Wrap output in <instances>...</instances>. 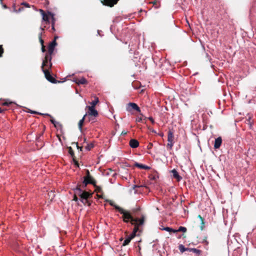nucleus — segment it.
I'll list each match as a JSON object with an SVG mask.
<instances>
[{"label":"nucleus","mask_w":256,"mask_h":256,"mask_svg":"<svg viewBox=\"0 0 256 256\" xmlns=\"http://www.w3.org/2000/svg\"><path fill=\"white\" fill-rule=\"evenodd\" d=\"M49 45L48 48V54H46L44 58V60H43L42 62V66H48V62H49L50 64L48 65V68H51L52 66V64L51 62L52 60V56L51 55L54 52V46L56 45V38Z\"/></svg>","instance_id":"nucleus-1"},{"label":"nucleus","mask_w":256,"mask_h":256,"mask_svg":"<svg viewBox=\"0 0 256 256\" xmlns=\"http://www.w3.org/2000/svg\"><path fill=\"white\" fill-rule=\"evenodd\" d=\"M110 204L114 206L116 210H118L121 214H122V219L125 222H128L130 218H132V216L130 212L124 210L122 208L116 205L113 202L110 200H107Z\"/></svg>","instance_id":"nucleus-2"},{"label":"nucleus","mask_w":256,"mask_h":256,"mask_svg":"<svg viewBox=\"0 0 256 256\" xmlns=\"http://www.w3.org/2000/svg\"><path fill=\"white\" fill-rule=\"evenodd\" d=\"M130 221L132 224L134 226V227L132 232L136 233L138 230V226H140L144 224V218L142 216L141 218H134L132 216V218H130V220L128 222H130Z\"/></svg>","instance_id":"nucleus-3"},{"label":"nucleus","mask_w":256,"mask_h":256,"mask_svg":"<svg viewBox=\"0 0 256 256\" xmlns=\"http://www.w3.org/2000/svg\"><path fill=\"white\" fill-rule=\"evenodd\" d=\"M74 193L78 195L81 199H88V198L91 197L92 196V194L83 191L80 188V186H77L75 188H74Z\"/></svg>","instance_id":"nucleus-4"},{"label":"nucleus","mask_w":256,"mask_h":256,"mask_svg":"<svg viewBox=\"0 0 256 256\" xmlns=\"http://www.w3.org/2000/svg\"><path fill=\"white\" fill-rule=\"evenodd\" d=\"M44 66H42V65L41 68H42V70L44 74L46 79L48 81L52 83H53V84L56 83V80L52 76L50 72H49V71L48 70L44 69Z\"/></svg>","instance_id":"nucleus-5"},{"label":"nucleus","mask_w":256,"mask_h":256,"mask_svg":"<svg viewBox=\"0 0 256 256\" xmlns=\"http://www.w3.org/2000/svg\"><path fill=\"white\" fill-rule=\"evenodd\" d=\"M126 110L128 112H130L132 110H134L138 112H140V109L138 106L134 102H129L126 106Z\"/></svg>","instance_id":"nucleus-6"},{"label":"nucleus","mask_w":256,"mask_h":256,"mask_svg":"<svg viewBox=\"0 0 256 256\" xmlns=\"http://www.w3.org/2000/svg\"><path fill=\"white\" fill-rule=\"evenodd\" d=\"M118 0H102V2L104 5L112 7L116 4Z\"/></svg>","instance_id":"nucleus-7"},{"label":"nucleus","mask_w":256,"mask_h":256,"mask_svg":"<svg viewBox=\"0 0 256 256\" xmlns=\"http://www.w3.org/2000/svg\"><path fill=\"white\" fill-rule=\"evenodd\" d=\"M171 173L172 174V177L176 178L177 181L180 182L182 180V177L179 175L178 172L176 169H173L171 171Z\"/></svg>","instance_id":"nucleus-8"},{"label":"nucleus","mask_w":256,"mask_h":256,"mask_svg":"<svg viewBox=\"0 0 256 256\" xmlns=\"http://www.w3.org/2000/svg\"><path fill=\"white\" fill-rule=\"evenodd\" d=\"M222 143V138L220 136H219L215 139L214 144V148L215 149L218 148Z\"/></svg>","instance_id":"nucleus-9"},{"label":"nucleus","mask_w":256,"mask_h":256,"mask_svg":"<svg viewBox=\"0 0 256 256\" xmlns=\"http://www.w3.org/2000/svg\"><path fill=\"white\" fill-rule=\"evenodd\" d=\"M88 114L89 116H96L98 115V111L94 108L88 107Z\"/></svg>","instance_id":"nucleus-10"},{"label":"nucleus","mask_w":256,"mask_h":256,"mask_svg":"<svg viewBox=\"0 0 256 256\" xmlns=\"http://www.w3.org/2000/svg\"><path fill=\"white\" fill-rule=\"evenodd\" d=\"M40 14L42 15V20L46 22V23H49L50 22L49 16L45 13V12L44 10H42V9L40 10Z\"/></svg>","instance_id":"nucleus-11"},{"label":"nucleus","mask_w":256,"mask_h":256,"mask_svg":"<svg viewBox=\"0 0 256 256\" xmlns=\"http://www.w3.org/2000/svg\"><path fill=\"white\" fill-rule=\"evenodd\" d=\"M130 146L132 148H136L139 146V142L136 140L132 139L130 141Z\"/></svg>","instance_id":"nucleus-12"},{"label":"nucleus","mask_w":256,"mask_h":256,"mask_svg":"<svg viewBox=\"0 0 256 256\" xmlns=\"http://www.w3.org/2000/svg\"><path fill=\"white\" fill-rule=\"evenodd\" d=\"M134 166L140 169L143 170H149L150 168V166L138 162H136Z\"/></svg>","instance_id":"nucleus-13"},{"label":"nucleus","mask_w":256,"mask_h":256,"mask_svg":"<svg viewBox=\"0 0 256 256\" xmlns=\"http://www.w3.org/2000/svg\"><path fill=\"white\" fill-rule=\"evenodd\" d=\"M74 82L78 84H84L87 82L86 79L84 78H82L80 80H76Z\"/></svg>","instance_id":"nucleus-14"},{"label":"nucleus","mask_w":256,"mask_h":256,"mask_svg":"<svg viewBox=\"0 0 256 256\" xmlns=\"http://www.w3.org/2000/svg\"><path fill=\"white\" fill-rule=\"evenodd\" d=\"M87 114H85L83 118L79 121L78 126V128L80 130V132L82 131V126L84 124V122L86 116Z\"/></svg>","instance_id":"nucleus-15"},{"label":"nucleus","mask_w":256,"mask_h":256,"mask_svg":"<svg viewBox=\"0 0 256 256\" xmlns=\"http://www.w3.org/2000/svg\"><path fill=\"white\" fill-rule=\"evenodd\" d=\"M174 139V134L173 132L170 130L168 132V142H173Z\"/></svg>","instance_id":"nucleus-16"},{"label":"nucleus","mask_w":256,"mask_h":256,"mask_svg":"<svg viewBox=\"0 0 256 256\" xmlns=\"http://www.w3.org/2000/svg\"><path fill=\"white\" fill-rule=\"evenodd\" d=\"M160 229L162 230H166V231H167L169 232H174V233H176V231H175V229H173L171 228H170V227H162V228H160Z\"/></svg>","instance_id":"nucleus-17"},{"label":"nucleus","mask_w":256,"mask_h":256,"mask_svg":"<svg viewBox=\"0 0 256 256\" xmlns=\"http://www.w3.org/2000/svg\"><path fill=\"white\" fill-rule=\"evenodd\" d=\"M86 176L88 178V180L92 182H93V184H92L95 185V180L90 176V174L88 170H86Z\"/></svg>","instance_id":"nucleus-18"},{"label":"nucleus","mask_w":256,"mask_h":256,"mask_svg":"<svg viewBox=\"0 0 256 256\" xmlns=\"http://www.w3.org/2000/svg\"><path fill=\"white\" fill-rule=\"evenodd\" d=\"M84 187H86L87 184H93V182L91 181L88 180V178L87 176L84 178V180L82 182Z\"/></svg>","instance_id":"nucleus-19"},{"label":"nucleus","mask_w":256,"mask_h":256,"mask_svg":"<svg viewBox=\"0 0 256 256\" xmlns=\"http://www.w3.org/2000/svg\"><path fill=\"white\" fill-rule=\"evenodd\" d=\"M188 252H192L197 255L200 254L201 252V251L200 250L195 248H190Z\"/></svg>","instance_id":"nucleus-20"},{"label":"nucleus","mask_w":256,"mask_h":256,"mask_svg":"<svg viewBox=\"0 0 256 256\" xmlns=\"http://www.w3.org/2000/svg\"><path fill=\"white\" fill-rule=\"evenodd\" d=\"M189 248H186L184 247V246H183L182 244H180L179 246H178V249L179 250L182 252H184L186 251H188L189 250Z\"/></svg>","instance_id":"nucleus-21"},{"label":"nucleus","mask_w":256,"mask_h":256,"mask_svg":"<svg viewBox=\"0 0 256 256\" xmlns=\"http://www.w3.org/2000/svg\"><path fill=\"white\" fill-rule=\"evenodd\" d=\"M99 100L98 97H96L94 100H92L90 104L92 106L90 107L94 108L95 106L98 102Z\"/></svg>","instance_id":"nucleus-22"},{"label":"nucleus","mask_w":256,"mask_h":256,"mask_svg":"<svg viewBox=\"0 0 256 256\" xmlns=\"http://www.w3.org/2000/svg\"><path fill=\"white\" fill-rule=\"evenodd\" d=\"M176 233L179 232H186V228L184 226H180L178 230H175Z\"/></svg>","instance_id":"nucleus-23"},{"label":"nucleus","mask_w":256,"mask_h":256,"mask_svg":"<svg viewBox=\"0 0 256 256\" xmlns=\"http://www.w3.org/2000/svg\"><path fill=\"white\" fill-rule=\"evenodd\" d=\"M80 202H82L84 205L90 206V202L88 199H80Z\"/></svg>","instance_id":"nucleus-24"},{"label":"nucleus","mask_w":256,"mask_h":256,"mask_svg":"<svg viewBox=\"0 0 256 256\" xmlns=\"http://www.w3.org/2000/svg\"><path fill=\"white\" fill-rule=\"evenodd\" d=\"M131 240H132L130 239V238L128 236L124 240L122 244V246H125L128 245L130 242Z\"/></svg>","instance_id":"nucleus-25"},{"label":"nucleus","mask_w":256,"mask_h":256,"mask_svg":"<svg viewBox=\"0 0 256 256\" xmlns=\"http://www.w3.org/2000/svg\"><path fill=\"white\" fill-rule=\"evenodd\" d=\"M48 14L52 16V18L53 20H52V30H55V29H54V16L53 14H52L51 12H48Z\"/></svg>","instance_id":"nucleus-26"},{"label":"nucleus","mask_w":256,"mask_h":256,"mask_svg":"<svg viewBox=\"0 0 256 256\" xmlns=\"http://www.w3.org/2000/svg\"><path fill=\"white\" fill-rule=\"evenodd\" d=\"M94 146L92 143L88 144L85 148L87 150H90L94 147Z\"/></svg>","instance_id":"nucleus-27"},{"label":"nucleus","mask_w":256,"mask_h":256,"mask_svg":"<svg viewBox=\"0 0 256 256\" xmlns=\"http://www.w3.org/2000/svg\"><path fill=\"white\" fill-rule=\"evenodd\" d=\"M42 32L39 34L38 38H39V40L40 42V44H42V46H43L44 42L43 40L42 39Z\"/></svg>","instance_id":"nucleus-28"},{"label":"nucleus","mask_w":256,"mask_h":256,"mask_svg":"<svg viewBox=\"0 0 256 256\" xmlns=\"http://www.w3.org/2000/svg\"><path fill=\"white\" fill-rule=\"evenodd\" d=\"M48 194L49 195V198H50V200H52L54 198V197L55 196V194H54V192H52V191L48 193Z\"/></svg>","instance_id":"nucleus-29"},{"label":"nucleus","mask_w":256,"mask_h":256,"mask_svg":"<svg viewBox=\"0 0 256 256\" xmlns=\"http://www.w3.org/2000/svg\"><path fill=\"white\" fill-rule=\"evenodd\" d=\"M251 116H248V119H246L247 121H248V124L250 125V126H251L252 124V122H251Z\"/></svg>","instance_id":"nucleus-30"},{"label":"nucleus","mask_w":256,"mask_h":256,"mask_svg":"<svg viewBox=\"0 0 256 256\" xmlns=\"http://www.w3.org/2000/svg\"><path fill=\"white\" fill-rule=\"evenodd\" d=\"M173 145H174V144H173L172 142H168V144H167V146L169 147V148L170 149H171L172 148Z\"/></svg>","instance_id":"nucleus-31"},{"label":"nucleus","mask_w":256,"mask_h":256,"mask_svg":"<svg viewBox=\"0 0 256 256\" xmlns=\"http://www.w3.org/2000/svg\"><path fill=\"white\" fill-rule=\"evenodd\" d=\"M69 153L72 156H74V152L72 150V148L71 147L69 148Z\"/></svg>","instance_id":"nucleus-32"},{"label":"nucleus","mask_w":256,"mask_h":256,"mask_svg":"<svg viewBox=\"0 0 256 256\" xmlns=\"http://www.w3.org/2000/svg\"><path fill=\"white\" fill-rule=\"evenodd\" d=\"M136 235V233L132 232L128 237L130 238L131 240H132L135 237Z\"/></svg>","instance_id":"nucleus-33"},{"label":"nucleus","mask_w":256,"mask_h":256,"mask_svg":"<svg viewBox=\"0 0 256 256\" xmlns=\"http://www.w3.org/2000/svg\"><path fill=\"white\" fill-rule=\"evenodd\" d=\"M22 5L26 7L30 8V5L26 2H23L21 4Z\"/></svg>","instance_id":"nucleus-34"},{"label":"nucleus","mask_w":256,"mask_h":256,"mask_svg":"<svg viewBox=\"0 0 256 256\" xmlns=\"http://www.w3.org/2000/svg\"><path fill=\"white\" fill-rule=\"evenodd\" d=\"M4 52V50L2 48V46L0 45V57L2 56V54Z\"/></svg>","instance_id":"nucleus-35"},{"label":"nucleus","mask_w":256,"mask_h":256,"mask_svg":"<svg viewBox=\"0 0 256 256\" xmlns=\"http://www.w3.org/2000/svg\"><path fill=\"white\" fill-rule=\"evenodd\" d=\"M142 117H138L136 118V122H142Z\"/></svg>","instance_id":"nucleus-36"},{"label":"nucleus","mask_w":256,"mask_h":256,"mask_svg":"<svg viewBox=\"0 0 256 256\" xmlns=\"http://www.w3.org/2000/svg\"><path fill=\"white\" fill-rule=\"evenodd\" d=\"M55 124H54L56 128H58L59 126H60L61 124L60 122L56 121V122H54Z\"/></svg>","instance_id":"nucleus-37"},{"label":"nucleus","mask_w":256,"mask_h":256,"mask_svg":"<svg viewBox=\"0 0 256 256\" xmlns=\"http://www.w3.org/2000/svg\"><path fill=\"white\" fill-rule=\"evenodd\" d=\"M200 220H201L202 221V224L203 225L204 224V218L200 216L199 215L198 216Z\"/></svg>","instance_id":"nucleus-38"},{"label":"nucleus","mask_w":256,"mask_h":256,"mask_svg":"<svg viewBox=\"0 0 256 256\" xmlns=\"http://www.w3.org/2000/svg\"><path fill=\"white\" fill-rule=\"evenodd\" d=\"M142 185L141 186H138V185L134 184V185L133 186L132 188L133 189H135L136 188H140V187H142Z\"/></svg>","instance_id":"nucleus-39"},{"label":"nucleus","mask_w":256,"mask_h":256,"mask_svg":"<svg viewBox=\"0 0 256 256\" xmlns=\"http://www.w3.org/2000/svg\"><path fill=\"white\" fill-rule=\"evenodd\" d=\"M76 194H74V196L73 200L76 201V202H78V198H77V196H76Z\"/></svg>","instance_id":"nucleus-40"},{"label":"nucleus","mask_w":256,"mask_h":256,"mask_svg":"<svg viewBox=\"0 0 256 256\" xmlns=\"http://www.w3.org/2000/svg\"><path fill=\"white\" fill-rule=\"evenodd\" d=\"M148 119L150 120V122L154 124V120L153 119V118L152 117H148Z\"/></svg>","instance_id":"nucleus-41"},{"label":"nucleus","mask_w":256,"mask_h":256,"mask_svg":"<svg viewBox=\"0 0 256 256\" xmlns=\"http://www.w3.org/2000/svg\"><path fill=\"white\" fill-rule=\"evenodd\" d=\"M127 134V131L124 130L121 134V135L125 136Z\"/></svg>","instance_id":"nucleus-42"},{"label":"nucleus","mask_w":256,"mask_h":256,"mask_svg":"<svg viewBox=\"0 0 256 256\" xmlns=\"http://www.w3.org/2000/svg\"><path fill=\"white\" fill-rule=\"evenodd\" d=\"M50 122L54 124H55L54 122H56V121L52 118L50 120Z\"/></svg>","instance_id":"nucleus-43"},{"label":"nucleus","mask_w":256,"mask_h":256,"mask_svg":"<svg viewBox=\"0 0 256 256\" xmlns=\"http://www.w3.org/2000/svg\"><path fill=\"white\" fill-rule=\"evenodd\" d=\"M76 147H77L78 149H80V150H82V146H78V144H76Z\"/></svg>","instance_id":"nucleus-44"},{"label":"nucleus","mask_w":256,"mask_h":256,"mask_svg":"<svg viewBox=\"0 0 256 256\" xmlns=\"http://www.w3.org/2000/svg\"><path fill=\"white\" fill-rule=\"evenodd\" d=\"M40 114H42V115H45V116H49L50 117H52L51 116L48 114H40V113H38Z\"/></svg>","instance_id":"nucleus-45"},{"label":"nucleus","mask_w":256,"mask_h":256,"mask_svg":"<svg viewBox=\"0 0 256 256\" xmlns=\"http://www.w3.org/2000/svg\"><path fill=\"white\" fill-rule=\"evenodd\" d=\"M42 52H44L46 51V50H45V48H44V46H42Z\"/></svg>","instance_id":"nucleus-46"},{"label":"nucleus","mask_w":256,"mask_h":256,"mask_svg":"<svg viewBox=\"0 0 256 256\" xmlns=\"http://www.w3.org/2000/svg\"><path fill=\"white\" fill-rule=\"evenodd\" d=\"M30 112L31 114H37V112H36L32 111V110H30Z\"/></svg>","instance_id":"nucleus-47"},{"label":"nucleus","mask_w":256,"mask_h":256,"mask_svg":"<svg viewBox=\"0 0 256 256\" xmlns=\"http://www.w3.org/2000/svg\"><path fill=\"white\" fill-rule=\"evenodd\" d=\"M152 146V144H151V143H150V144H149L148 147H149V148H150Z\"/></svg>","instance_id":"nucleus-48"},{"label":"nucleus","mask_w":256,"mask_h":256,"mask_svg":"<svg viewBox=\"0 0 256 256\" xmlns=\"http://www.w3.org/2000/svg\"><path fill=\"white\" fill-rule=\"evenodd\" d=\"M86 138H84V142H86Z\"/></svg>","instance_id":"nucleus-49"},{"label":"nucleus","mask_w":256,"mask_h":256,"mask_svg":"<svg viewBox=\"0 0 256 256\" xmlns=\"http://www.w3.org/2000/svg\"><path fill=\"white\" fill-rule=\"evenodd\" d=\"M4 105H8V104L7 102H5L4 104Z\"/></svg>","instance_id":"nucleus-50"},{"label":"nucleus","mask_w":256,"mask_h":256,"mask_svg":"<svg viewBox=\"0 0 256 256\" xmlns=\"http://www.w3.org/2000/svg\"><path fill=\"white\" fill-rule=\"evenodd\" d=\"M2 112V110L1 108H0V112Z\"/></svg>","instance_id":"nucleus-51"},{"label":"nucleus","mask_w":256,"mask_h":256,"mask_svg":"<svg viewBox=\"0 0 256 256\" xmlns=\"http://www.w3.org/2000/svg\"><path fill=\"white\" fill-rule=\"evenodd\" d=\"M40 29L42 30H44V28H40Z\"/></svg>","instance_id":"nucleus-52"},{"label":"nucleus","mask_w":256,"mask_h":256,"mask_svg":"<svg viewBox=\"0 0 256 256\" xmlns=\"http://www.w3.org/2000/svg\"><path fill=\"white\" fill-rule=\"evenodd\" d=\"M4 8H6V5L4 6Z\"/></svg>","instance_id":"nucleus-53"},{"label":"nucleus","mask_w":256,"mask_h":256,"mask_svg":"<svg viewBox=\"0 0 256 256\" xmlns=\"http://www.w3.org/2000/svg\"><path fill=\"white\" fill-rule=\"evenodd\" d=\"M203 229V226H202V230Z\"/></svg>","instance_id":"nucleus-54"}]
</instances>
